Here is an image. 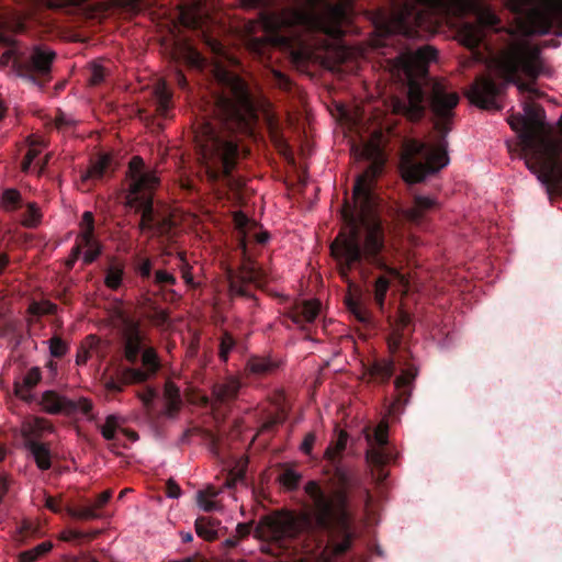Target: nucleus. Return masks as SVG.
Instances as JSON below:
<instances>
[{
	"label": "nucleus",
	"mask_w": 562,
	"mask_h": 562,
	"mask_svg": "<svg viewBox=\"0 0 562 562\" xmlns=\"http://www.w3.org/2000/svg\"><path fill=\"white\" fill-rule=\"evenodd\" d=\"M115 164L109 153H100L90 159L89 167L81 172L80 188L83 191L91 190L92 186L102 180L105 176L114 172Z\"/></svg>",
	"instance_id": "15"
},
{
	"label": "nucleus",
	"mask_w": 562,
	"mask_h": 562,
	"mask_svg": "<svg viewBox=\"0 0 562 562\" xmlns=\"http://www.w3.org/2000/svg\"><path fill=\"white\" fill-rule=\"evenodd\" d=\"M151 269H153L151 261L146 258V259H143L137 265L136 271L139 274V277L145 281V280L150 279V277H151Z\"/></svg>",
	"instance_id": "50"
},
{
	"label": "nucleus",
	"mask_w": 562,
	"mask_h": 562,
	"mask_svg": "<svg viewBox=\"0 0 562 562\" xmlns=\"http://www.w3.org/2000/svg\"><path fill=\"white\" fill-rule=\"evenodd\" d=\"M83 247L87 248V250H86V252L83 255V261H85V263L90 265L101 254L100 246H99L98 241L95 240V238L93 237L92 244L91 245H82V248Z\"/></svg>",
	"instance_id": "44"
},
{
	"label": "nucleus",
	"mask_w": 562,
	"mask_h": 562,
	"mask_svg": "<svg viewBox=\"0 0 562 562\" xmlns=\"http://www.w3.org/2000/svg\"><path fill=\"white\" fill-rule=\"evenodd\" d=\"M40 405L45 413L50 415L72 416L79 412L88 415L92 409V403L89 400L80 397L78 401H74L53 390L45 391L42 394Z\"/></svg>",
	"instance_id": "13"
},
{
	"label": "nucleus",
	"mask_w": 562,
	"mask_h": 562,
	"mask_svg": "<svg viewBox=\"0 0 562 562\" xmlns=\"http://www.w3.org/2000/svg\"><path fill=\"white\" fill-rule=\"evenodd\" d=\"M55 121H56V126L58 128L65 127V126H70L72 124V121L63 112H59L56 115Z\"/></svg>",
	"instance_id": "61"
},
{
	"label": "nucleus",
	"mask_w": 562,
	"mask_h": 562,
	"mask_svg": "<svg viewBox=\"0 0 562 562\" xmlns=\"http://www.w3.org/2000/svg\"><path fill=\"white\" fill-rule=\"evenodd\" d=\"M127 176L130 184L126 205L135 207L136 212L142 213L138 229L151 233L154 221L153 192L159 184V179L155 172L145 169V162L139 156H134L131 159Z\"/></svg>",
	"instance_id": "9"
},
{
	"label": "nucleus",
	"mask_w": 562,
	"mask_h": 562,
	"mask_svg": "<svg viewBox=\"0 0 562 562\" xmlns=\"http://www.w3.org/2000/svg\"><path fill=\"white\" fill-rule=\"evenodd\" d=\"M41 379V369L38 367L31 368L22 381L14 382V394L26 403L33 402L34 395L32 394V390L40 383Z\"/></svg>",
	"instance_id": "21"
},
{
	"label": "nucleus",
	"mask_w": 562,
	"mask_h": 562,
	"mask_svg": "<svg viewBox=\"0 0 562 562\" xmlns=\"http://www.w3.org/2000/svg\"><path fill=\"white\" fill-rule=\"evenodd\" d=\"M175 227V221L165 212L154 209V221L151 233L158 237L169 239L171 238V231Z\"/></svg>",
	"instance_id": "26"
},
{
	"label": "nucleus",
	"mask_w": 562,
	"mask_h": 562,
	"mask_svg": "<svg viewBox=\"0 0 562 562\" xmlns=\"http://www.w3.org/2000/svg\"><path fill=\"white\" fill-rule=\"evenodd\" d=\"M265 281L266 272L254 261L247 259L241 265L239 273L229 277V291L234 295L247 296L249 294L248 284L260 285Z\"/></svg>",
	"instance_id": "14"
},
{
	"label": "nucleus",
	"mask_w": 562,
	"mask_h": 562,
	"mask_svg": "<svg viewBox=\"0 0 562 562\" xmlns=\"http://www.w3.org/2000/svg\"><path fill=\"white\" fill-rule=\"evenodd\" d=\"M45 506L54 513H59L61 510L60 502L53 496L46 497Z\"/></svg>",
	"instance_id": "60"
},
{
	"label": "nucleus",
	"mask_w": 562,
	"mask_h": 562,
	"mask_svg": "<svg viewBox=\"0 0 562 562\" xmlns=\"http://www.w3.org/2000/svg\"><path fill=\"white\" fill-rule=\"evenodd\" d=\"M417 368L412 364L395 379L394 384L397 391V395L392 404V408L394 411H398L407 404L411 396L409 385L417 376Z\"/></svg>",
	"instance_id": "18"
},
{
	"label": "nucleus",
	"mask_w": 562,
	"mask_h": 562,
	"mask_svg": "<svg viewBox=\"0 0 562 562\" xmlns=\"http://www.w3.org/2000/svg\"><path fill=\"white\" fill-rule=\"evenodd\" d=\"M68 514L72 518L82 519V520H91L99 518V514L95 508L91 506H81L78 508H68Z\"/></svg>",
	"instance_id": "36"
},
{
	"label": "nucleus",
	"mask_w": 562,
	"mask_h": 562,
	"mask_svg": "<svg viewBox=\"0 0 562 562\" xmlns=\"http://www.w3.org/2000/svg\"><path fill=\"white\" fill-rule=\"evenodd\" d=\"M111 497H112L111 490L103 491L102 493H100L97 496L92 506L95 508V510L101 509L110 501Z\"/></svg>",
	"instance_id": "56"
},
{
	"label": "nucleus",
	"mask_w": 562,
	"mask_h": 562,
	"mask_svg": "<svg viewBox=\"0 0 562 562\" xmlns=\"http://www.w3.org/2000/svg\"><path fill=\"white\" fill-rule=\"evenodd\" d=\"M99 532L100 531H98V530L92 531V532H82L79 530L69 529V530H65L60 533V540L68 542V541H74V540H81L85 538L94 539L99 535Z\"/></svg>",
	"instance_id": "40"
},
{
	"label": "nucleus",
	"mask_w": 562,
	"mask_h": 562,
	"mask_svg": "<svg viewBox=\"0 0 562 562\" xmlns=\"http://www.w3.org/2000/svg\"><path fill=\"white\" fill-rule=\"evenodd\" d=\"M182 406V402H166V407L164 414L170 418L175 419Z\"/></svg>",
	"instance_id": "54"
},
{
	"label": "nucleus",
	"mask_w": 562,
	"mask_h": 562,
	"mask_svg": "<svg viewBox=\"0 0 562 562\" xmlns=\"http://www.w3.org/2000/svg\"><path fill=\"white\" fill-rule=\"evenodd\" d=\"M394 373V363L387 359H376L368 368L367 374L378 383H386Z\"/></svg>",
	"instance_id": "24"
},
{
	"label": "nucleus",
	"mask_w": 562,
	"mask_h": 562,
	"mask_svg": "<svg viewBox=\"0 0 562 562\" xmlns=\"http://www.w3.org/2000/svg\"><path fill=\"white\" fill-rule=\"evenodd\" d=\"M52 158V154H46L43 160L37 162V175L42 176Z\"/></svg>",
	"instance_id": "62"
},
{
	"label": "nucleus",
	"mask_w": 562,
	"mask_h": 562,
	"mask_svg": "<svg viewBox=\"0 0 562 562\" xmlns=\"http://www.w3.org/2000/svg\"><path fill=\"white\" fill-rule=\"evenodd\" d=\"M235 345H236V341H235L234 337L229 333L225 331L222 335L221 342H220L218 356H220L221 360L227 361L228 355H229L231 350L235 347Z\"/></svg>",
	"instance_id": "39"
},
{
	"label": "nucleus",
	"mask_w": 562,
	"mask_h": 562,
	"mask_svg": "<svg viewBox=\"0 0 562 562\" xmlns=\"http://www.w3.org/2000/svg\"><path fill=\"white\" fill-rule=\"evenodd\" d=\"M53 547L52 541H43L29 550L20 552L18 554V562H37L41 558L50 552Z\"/></svg>",
	"instance_id": "28"
},
{
	"label": "nucleus",
	"mask_w": 562,
	"mask_h": 562,
	"mask_svg": "<svg viewBox=\"0 0 562 562\" xmlns=\"http://www.w3.org/2000/svg\"><path fill=\"white\" fill-rule=\"evenodd\" d=\"M436 205L435 200L429 196L415 194L413 205L406 209L403 214L404 217L412 224L419 225L425 216V213Z\"/></svg>",
	"instance_id": "22"
},
{
	"label": "nucleus",
	"mask_w": 562,
	"mask_h": 562,
	"mask_svg": "<svg viewBox=\"0 0 562 562\" xmlns=\"http://www.w3.org/2000/svg\"><path fill=\"white\" fill-rule=\"evenodd\" d=\"M555 18H562V0H546L543 9H535L530 14L532 24L541 34L549 33Z\"/></svg>",
	"instance_id": "17"
},
{
	"label": "nucleus",
	"mask_w": 562,
	"mask_h": 562,
	"mask_svg": "<svg viewBox=\"0 0 562 562\" xmlns=\"http://www.w3.org/2000/svg\"><path fill=\"white\" fill-rule=\"evenodd\" d=\"M116 424L113 416H109L105 424L101 427V434L106 440H113L115 437Z\"/></svg>",
	"instance_id": "48"
},
{
	"label": "nucleus",
	"mask_w": 562,
	"mask_h": 562,
	"mask_svg": "<svg viewBox=\"0 0 562 562\" xmlns=\"http://www.w3.org/2000/svg\"><path fill=\"white\" fill-rule=\"evenodd\" d=\"M164 397L166 402H182L179 387L170 381L165 384Z\"/></svg>",
	"instance_id": "46"
},
{
	"label": "nucleus",
	"mask_w": 562,
	"mask_h": 562,
	"mask_svg": "<svg viewBox=\"0 0 562 562\" xmlns=\"http://www.w3.org/2000/svg\"><path fill=\"white\" fill-rule=\"evenodd\" d=\"M160 369V361L154 348L143 353V368L126 367L121 371L120 378H111L105 382L108 391L120 393L127 384H139L155 376Z\"/></svg>",
	"instance_id": "11"
},
{
	"label": "nucleus",
	"mask_w": 562,
	"mask_h": 562,
	"mask_svg": "<svg viewBox=\"0 0 562 562\" xmlns=\"http://www.w3.org/2000/svg\"><path fill=\"white\" fill-rule=\"evenodd\" d=\"M301 479L302 475L291 468L284 469V471L279 475V482L290 491L297 488Z\"/></svg>",
	"instance_id": "34"
},
{
	"label": "nucleus",
	"mask_w": 562,
	"mask_h": 562,
	"mask_svg": "<svg viewBox=\"0 0 562 562\" xmlns=\"http://www.w3.org/2000/svg\"><path fill=\"white\" fill-rule=\"evenodd\" d=\"M319 310L321 304L318 301H303L293 306V308L288 313V317H290V319L296 325L312 323L318 316Z\"/></svg>",
	"instance_id": "20"
},
{
	"label": "nucleus",
	"mask_w": 562,
	"mask_h": 562,
	"mask_svg": "<svg viewBox=\"0 0 562 562\" xmlns=\"http://www.w3.org/2000/svg\"><path fill=\"white\" fill-rule=\"evenodd\" d=\"M154 283L158 286L172 285L176 283V278L166 270H157L154 276Z\"/></svg>",
	"instance_id": "45"
},
{
	"label": "nucleus",
	"mask_w": 562,
	"mask_h": 562,
	"mask_svg": "<svg viewBox=\"0 0 562 562\" xmlns=\"http://www.w3.org/2000/svg\"><path fill=\"white\" fill-rule=\"evenodd\" d=\"M347 442L348 432L340 429L337 438L325 450L327 473L331 475L337 487L327 491L317 481H308L304 486L311 501L307 512L301 517L279 512L262 516L254 529L257 539L284 548L288 541L306 530L326 536V548L335 558L344 555L351 548L355 537L348 494L351 474L342 463Z\"/></svg>",
	"instance_id": "2"
},
{
	"label": "nucleus",
	"mask_w": 562,
	"mask_h": 562,
	"mask_svg": "<svg viewBox=\"0 0 562 562\" xmlns=\"http://www.w3.org/2000/svg\"><path fill=\"white\" fill-rule=\"evenodd\" d=\"M274 81L276 85L282 90H290L291 88V80L280 71H274Z\"/></svg>",
	"instance_id": "57"
},
{
	"label": "nucleus",
	"mask_w": 562,
	"mask_h": 562,
	"mask_svg": "<svg viewBox=\"0 0 562 562\" xmlns=\"http://www.w3.org/2000/svg\"><path fill=\"white\" fill-rule=\"evenodd\" d=\"M411 324V318L408 315L406 314H403L401 315L400 317V324H398V329H396L389 338L387 340V344H389V348L392 352H395L397 349H400V346H401V342H402V337H403V334H400L398 330L400 329H404L406 328L408 325Z\"/></svg>",
	"instance_id": "35"
},
{
	"label": "nucleus",
	"mask_w": 562,
	"mask_h": 562,
	"mask_svg": "<svg viewBox=\"0 0 562 562\" xmlns=\"http://www.w3.org/2000/svg\"><path fill=\"white\" fill-rule=\"evenodd\" d=\"M175 80L181 89H186L188 87V80L183 72L177 71L175 74Z\"/></svg>",
	"instance_id": "64"
},
{
	"label": "nucleus",
	"mask_w": 562,
	"mask_h": 562,
	"mask_svg": "<svg viewBox=\"0 0 562 562\" xmlns=\"http://www.w3.org/2000/svg\"><path fill=\"white\" fill-rule=\"evenodd\" d=\"M166 494L170 498H178L181 494V488L173 480H168L166 484Z\"/></svg>",
	"instance_id": "58"
},
{
	"label": "nucleus",
	"mask_w": 562,
	"mask_h": 562,
	"mask_svg": "<svg viewBox=\"0 0 562 562\" xmlns=\"http://www.w3.org/2000/svg\"><path fill=\"white\" fill-rule=\"evenodd\" d=\"M363 435L368 443L366 461L371 469L373 479L378 483H383L389 475L385 465L394 458L391 449L387 447L389 424L382 420L374 427L366 426Z\"/></svg>",
	"instance_id": "10"
},
{
	"label": "nucleus",
	"mask_w": 562,
	"mask_h": 562,
	"mask_svg": "<svg viewBox=\"0 0 562 562\" xmlns=\"http://www.w3.org/2000/svg\"><path fill=\"white\" fill-rule=\"evenodd\" d=\"M222 91L214 92L213 120H204L195 130V146L207 181L235 189L233 176L240 157L237 134H249L257 121V109L249 89L237 76L222 72Z\"/></svg>",
	"instance_id": "4"
},
{
	"label": "nucleus",
	"mask_w": 562,
	"mask_h": 562,
	"mask_svg": "<svg viewBox=\"0 0 562 562\" xmlns=\"http://www.w3.org/2000/svg\"><path fill=\"white\" fill-rule=\"evenodd\" d=\"M2 202L5 207L18 209L21 203V194L15 189H7L2 194Z\"/></svg>",
	"instance_id": "42"
},
{
	"label": "nucleus",
	"mask_w": 562,
	"mask_h": 562,
	"mask_svg": "<svg viewBox=\"0 0 562 562\" xmlns=\"http://www.w3.org/2000/svg\"><path fill=\"white\" fill-rule=\"evenodd\" d=\"M157 391L154 387L147 386L145 391L137 392V397L143 403L144 407L148 413L154 408V401L157 397Z\"/></svg>",
	"instance_id": "41"
},
{
	"label": "nucleus",
	"mask_w": 562,
	"mask_h": 562,
	"mask_svg": "<svg viewBox=\"0 0 562 562\" xmlns=\"http://www.w3.org/2000/svg\"><path fill=\"white\" fill-rule=\"evenodd\" d=\"M522 114L528 120V127L535 132V138L541 139L544 136H551L550 134L541 135L540 132L544 128V110L537 103L531 101L524 102Z\"/></svg>",
	"instance_id": "23"
},
{
	"label": "nucleus",
	"mask_w": 562,
	"mask_h": 562,
	"mask_svg": "<svg viewBox=\"0 0 562 562\" xmlns=\"http://www.w3.org/2000/svg\"><path fill=\"white\" fill-rule=\"evenodd\" d=\"M279 367V363L265 357H251L247 361L246 370L249 374L262 378L273 373Z\"/></svg>",
	"instance_id": "25"
},
{
	"label": "nucleus",
	"mask_w": 562,
	"mask_h": 562,
	"mask_svg": "<svg viewBox=\"0 0 562 562\" xmlns=\"http://www.w3.org/2000/svg\"><path fill=\"white\" fill-rule=\"evenodd\" d=\"M82 240L77 237V243L71 249V254L66 261L68 268H72L82 251Z\"/></svg>",
	"instance_id": "51"
},
{
	"label": "nucleus",
	"mask_w": 562,
	"mask_h": 562,
	"mask_svg": "<svg viewBox=\"0 0 562 562\" xmlns=\"http://www.w3.org/2000/svg\"><path fill=\"white\" fill-rule=\"evenodd\" d=\"M202 431L204 438L209 441L211 450L214 453H217V447L220 445V438L213 434L210 430H200L199 428H188L183 431L182 436L180 437V442L182 445L188 443L190 441L191 436L194 432Z\"/></svg>",
	"instance_id": "33"
},
{
	"label": "nucleus",
	"mask_w": 562,
	"mask_h": 562,
	"mask_svg": "<svg viewBox=\"0 0 562 562\" xmlns=\"http://www.w3.org/2000/svg\"><path fill=\"white\" fill-rule=\"evenodd\" d=\"M315 441H316V436L314 432L306 434L301 446H300L301 451L307 456L311 454Z\"/></svg>",
	"instance_id": "53"
},
{
	"label": "nucleus",
	"mask_w": 562,
	"mask_h": 562,
	"mask_svg": "<svg viewBox=\"0 0 562 562\" xmlns=\"http://www.w3.org/2000/svg\"><path fill=\"white\" fill-rule=\"evenodd\" d=\"M346 304L348 310L356 316V318L361 323H367L369 321L368 312L361 306V304L352 299L351 296L346 297Z\"/></svg>",
	"instance_id": "38"
},
{
	"label": "nucleus",
	"mask_w": 562,
	"mask_h": 562,
	"mask_svg": "<svg viewBox=\"0 0 562 562\" xmlns=\"http://www.w3.org/2000/svg\"><path fill=\"white\" fill-rule=\"evenodd\" d=\"M507 122L510 128L518 133V146L527 168L537 175L541 183H548L552 187V183L561 181L562 166L559 162L560 142L551 136L536 139L535 132L530 131L528 120L521 113L512 114Z\"/></svg>",
	"instance_id": "6"
},
{
	"label": "nucleus",
	"mask_w": 562,
	"mask_h": 562,
	"mask_svg": "<svg viewBox=\"0 0 562 562\" xmlns=\"http://www.w3.org/2000/svg\"><path fill=\"white\" fill-rule=\"evenodd\" d=\"M124 340V357L131 364L138 362L139 356L143 357L145 349H143L144 335L140 330L138 322L127 319L124 323L123 329ZM148 348H146L147 350Z\"/></svg>",
	"instance_id": "16"
},
{
	"label": "nucleus",
	"mask_w": 562,
	"mask_h": 562,
	"mask_svg": "<svg viewBox=\"0 0 562 562\" xmlns=\"http://www.w3.org/2000/svg\"><path fill=\"white\" fill-rule=\"evenodd\" d=\"M34 428H35V430H38V431L52 430L53 425L44 418L36 417L34 419Z\"/></svg>",
	"instance_id": "59"
},
{
	"label": "nucleus",
	"mask_w": 562,
	"mask_h": 562,
	"mask_svg": "<svg viewBox=\"0 0 562 562\" xmlns=\"http://www.w3.org/2000/svg\"><path fill=\"white\" fill-rule=\"evenodd\" d=\"M104 77H105L104 68L102 66L94 65L91 70V76H90L89 81L91 85L98 86L104 80Z\"/></svg>",
	"instance_id": "52"
},
{
	"label": "nucleus",
	"mask_w": 562,
	"mask_h": 562,
	"mask_svg": "<svg viewBox=\"0 0 562 562\" xmlns=\"http://www.w3.org/2000/svg\"><path fill=\"white\" fill-rule=\"evenodd\" d=\"M124 268L121 265H111L106 272L104 283L111 290H117L123 281Z\"/></svg>",
	"instance_id": "32"
},
{
	"label": "nucleus",
	"mask_w": 562,
	"mask_h": 562,
	"mask_svg": "<svg viewBox=\"0 0 562 562\" xmlns=\"http://www.w3.org/2000/svg\"><path fill=\"white\" fill-rule=\"evenodd\" d=\"M430 15L457 16V0H393L392 21L395 31L413 36Z\"/></svg>",
	"instance_id": "8"
},
{
	"label": "nucleus",
	"mask_w": 562,
	"mask_h": 562,
	"mask_svg": "<svg viewBox=\"0 0 562 562\" xmlns=\"http://www.w3.org/2000/svg\"><path fill=\"white\" fill-rule=\"evenodd\" d=\"M239 390V380L235 376H228L213 385L212 397L215 404L225 405L237 398Z\"/></svg>",
	"instance_id": "19"
},
{
	"label": "nucleus",
	"mask_w": 562,
	"mask_h": 562,
	"mask_svg": "<svg viewBox=\"0 0 562 562\" xmlns=\"http://www.w3.org/2000/svg\"><path fill=\"white\" fill-rule=\"evenodd\" d=\"M381 168L372 165L357 177L352 203L345 202L341 217L345 226L330 244V254L336 260L339 274L347 278L351 270L368 278L373 270L381 271L372 283L375 304L383 308L391 285L390 278H400L395 267L398 247L394 240V228L379 213L374 182Z\"/></svg>",
	"instance_id": "1"
},
{
	"label": "nucleus",
	"mask_w": 562,
	"mask_h": 562,
	"mask_svg": "<svg viewBox=\"0 0 562 562\" xmlns=\"http://www.w3.org/2000/svg\"><path fill=\"white\" fill-rule=\"evenodd\" d=\"M156 95V112L160 116H166L171 104V92L165 83H161L155 89Z\"/></svg>",
	"instance_id": "30"
},
{
	"label": "nucleus",
	"mask_w": 562,
	"mask_h": 562,
	"mask_svg": "<svg viewBox=\"0 0 562 562\" xmlns=\"http://www.w3.org/2000/svg\"><path fill=\"white\" fill-rule=\"evenodd\" d=\"M324 0L322 11L306 8H284L272 16L277 31L292 32L301 29L306 32L322 33L338 40L345 35L342 23L347 20V7L344 2Z\"/></svg>",
	"instance_id": "7"
},
{
	"label": "nucleus",
	"mask_w": 562,
	"mask_h": 562,
	"mask_svg": "<svg viewBox=\"0 0 562 562\" xmlns=\"http://www.w3.org/2000/svg\"><path fill=\"white\" fill-rule=\"evenodd\" d=\"M220 521L209 517H198L195 520V532L200 538L212 541L217 538L216 527Z\"/></svg>",
	"instance_id": "27"
},
{
	"label": "nucleus",
	"mask_w": 562,
	"mask_h": 562,
	"mask_svg": "<svg viewBox=\"0 0 562 562\" xmlns=\"http://www.w3.org/2000/svg\"><path fill=\"white\" fill-rule=\"evenodd\" d=\"M56 53L42 46H35L29 57L20 66V77L43 87L50 79L52 65Z\"/></svg>",
	"instance_id": "12"
},
{
	"label": "nucleus",
	"mask_w": 562,
	"mask_h": 562,
	"mask_svg": "<svg viewBox=\"0 0 562 562\" xmlns=\"http://www.w3.org/2000/svg\"><path fill=\"white\" fill-rule=\"evenodd\" d=\"M80 226L82 232L78 238L82 240L83 245H91L94 236V218L91 212L87 211L82 214Z\"/></svg>",
	"instance_id": "31"
},
{
	"label": "nucleus",
	"mask_w": 562,
	"mask_h": 562,
	"mask_svg": "<svg viewBox=\"0 0 562 562\" xmlns=\"http://www.w3.org/2000/svg\"><path fill=\"white\" fill-rule=\"evenodd\" d=\"M40 210L36 206L35 203H29L27 210H26V216L23 220V224L29 227L36 226V224L40 222Z\"/></svg>",
	"instance_id": "43"
},
{
	"label": "nucleus",
	"mask_w": 562,
	"mask_h": 562,
	"mask_svg": "<svg viewBox=\"0 0 562 562\" xmlns=\"http://www.w3.org/2000/svg\"><path fill=\"white\" fill-rule=\"evenodd\" d=\"M436 54L432 47L422 46L403 58L408 92L405 100L395 102L394 110L411 121L420 120L428 111L437 134L436 144L413 142L402 158V177L411 184L424 181L448 164L445 137L452 128L457 93L448 92L445 81L428 77V65Z\"/></svg>",
	"instance_id": "3"
},
{
	"label": "nucleus",
	"mask_w": 562,
	"mask_h": 562,
	"mask_svg": "<svg viewBox=\"0 0 562 562\" xmlns=\"http://www.w3.org/2000/svg\"><path fill=\"white\" fill-rule=\"evenodd\" d=\"M252 531V522H239L236 526V537L241 540L247 538Z\"/></svg>",
	"instance_id": "55"
},
{
	"label": "nucleus",
	"mask_w": 562,
	"mask_h": 562,
	"mask_svg": "<svg viewBox=\"0 0 562 562\" xmlns=\"http://www.w3.org/2000/svg\"><path fill=\"white\" fill-rule=\"evenodd\" d=\"M40 153H41L40 149H37L35 147H30L27 149V151L22 160V164H21V169L23 172L30 171L33 161L35 160V158H37Z\"/></svg>",
	"instance_id": "49"
},
{
	"label": "nucleus",
	"mask_w": 562,
	"mask_h": 562,
	"mask_svg": "<svg viewBox=\"0 0 562 562\" xmlns=\"http://www.w3.org/2000/svg\"><path fill=\"white\" fill-rule=\"evenodd\" d=\"M487 68L497 72L505 80L498 86L491 77L480 76L465 92L469 101L484 110H499L497 95L507 83L517 86L521 93H533L535 89L519 78L524 72L528 78L536 80L541 74V64L537 52H528L522 47H512L498 54H490L485 60Z\"/></svg>",
	"instance_id": "5"
},
{
	"label": "nucleus",
	"mask_w": 562,
	"mask_h": 562,
	"mask_svg": "<svg viewBox=\"0 0 562 562\" xmlns=\"http://www.w3.org/2000/svg\"><path fill=\"white\" fill-rule=\"evenodd\" d=\"M198 504L204 512H214L218 508V504L213 498H207L206 492H198Z\"/></svg>",
	"instance_id": "47"
},
{
	"label": "nucleus",
	"mask_w": 562,
	"mask_h": 562,
	"mask_svg": "<svg viewBox=\"0 0 562 562\" xmlns=\"http://www.w3.org/2000/svg\"><path fill=\"white\" fill-rule=\"evenodd\" d=\"M29 449L41 470H48L50 468V451L46 445L37 441H30Z\"/></svg>",
	"instance_id": "29"
},
{
	"label": "nucleus",
	"mask_w": 562,
	"mask_h": 562,
	"mask_svg": "<svg viewBox=\"0 0 562 562\" xmlns=\"http://www.w3.org/2000/svg\"><path fill=\"white\" fill-rule=\"evenodd\" d=\"M10 485V480L7 475H0V498L3 497Z\"/></svg>",
	"instance_id": "63"
},
{
	"label": "nucleus",
	"mask_w": 562,
	"mask_h": 562,
	"mask_svg": "<svg viewBox=\"0 0 562 562\" xmlns=\"http://www.w3.org/2000/svg\"><path fill=\"white\" fill-rule=\"evenodd\" d=\"M48 344H49L50 356L54 358H61L69 350L68 345L58 336H53L48 340Z\"/></svg>",
	"instance_id": "37"
}]
</instances>
